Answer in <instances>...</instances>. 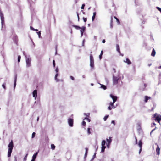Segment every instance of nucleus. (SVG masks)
I'll list each match as a JSON object with an SVG mask.
<instances>
[{
	"label": "nucleus",
	"mask_w": 161,
	"mask_h": 161,
	"mask_svg": "<svg viewBox=\"0 0 161 161\" xmlns=\"http://www.w3.org/2000/svg\"><path fill=\"white\" fill-rule=\"evenodd\" d=\"M8 157H9L11 156V153L12 152V150L14 147V144L13 141L12 140L8 146Z\"/></svg>",
	"instance_id": "obj_1"
},
{
	"label": "nucleus",
	"mask_w": 161,
	"mask_h": 161,
	"mask_svg": "<svg viewBox=\"0 0 161 161\" xmlns=\"http://www.w3.org/2000/svg\"><path fill=\"white\" fill-rule=\"evenodd\" d=\"M92 53V52H90L91 53ZM90 66L92 69H93L94 68V60L93 56L91 54L90 55Z\"/></svg>",
	"instance_id": "obj_2"
},
{
	"label": "nucleus",
	"mask_w": 161,
	"mask_h": 161,
	"mask_svg": "<svg viewBox=\"0 0 161 161\" xmlns=\"http://www.w3.org/2000/svg\"><path fill=\"white\" fill-rule=\"evenodd\" d=\"M153 118H154L155 121H157L158 122L160 123V121L161 120V115H158L157 113L153 115Z\"/></svg>",
	"instance_id": "obj_3"
},
{
	"label": "nucleus",
	"mask_w": 161,
	"mask_h": 161,
	"mask_svg": "<svg viewBox=\"0 0 161 161\" xmlns=\"http://www.w3.org/2000/svg\"><path fill=\"white\" fill-rule=\"evenodd\" d=\"M119 80V78L118 77L113 75V84L114 85L117 84L118 83Z\"/></svg>",
	"instance_id": "obj_4"
},
{
	"label": "nucleus",
	"mask_w": 161,
	"mask_h": 161,
	"mask_svg": "<svg viewBox=\"0 0 161 161\" xmlns=\"http://www.w3.org/2000/svg\"><path fill=\"white\" fill-rule=\"evenodd\" d=\"M31 58H26V66L27 67H29L31 66Z\"/></svg>",
	"instance_id": "obj_5"
},
{
	"label": "nucleus",
	"mask_w": 161,
	"mask_h": 161,
	"mask_svg": "<svg viewBox=\"0 0 161 161\" xmlns=\"http://www.w3.org/2000/svg\"><path fill=\"white\" fill-rule=\"evenodd\" d=\"M1 14L0 18L1 21V24L2 26H3L4 24V17L3 14L2 13Z\"/></svg>",
	"instance_id": "obj_6"
},
{
	"label": "nucleus",
	"mask_w": 161,
	"mask_h": 161,
	"mask_svg": "<svg viewBox=\"0 0 161 161\" xmlns=\"http://www.w3.org/2000/svg\"><path fill=\"white\" fill-rule=\"evenodd\" d=\"M110 97L113 100V103H114L117 100V96L113 95L112 94L110 95Z\"/></svg>",
	"instance_id": "obj_7"
},
{
	"label": "nucleus",
	"mask_w": 161,
	"mask_h": 161,
	"mask_svg": "<svg viewBox=\"0 0 161 161\" xmlns=\"http://www.w3.org/2000/svg\"><path fill=\"white\" fill-rule=\"evenodd\" d=\"M114 103H113V102H110V103L109 106L108 107V109L109 110H111L112 108H115V107H114Z\"/></svg>",
	"instance_id": "obj_8"
},
{
	"label": "nucleus",
	"mask_w": 161,
	"mask_h": 161,
	"mask_svg": "<svg viewBox=\"0 0 161 161\" xmlns=\"http://www.w3.org/2000/svg\"><path fill=\"white\" fill-rule=\"evenodd\" d=\"M68 123L70 126H72L73 125V119H69L68 120Z\"/></svg>",
	"instance_id": "obj_9"
},
{
	"label": "nucleus",
	"mask_w": 161,
	"mask_h": 161,
	"mask_svg": "<svg viewBox=\"0 0 161 161\" xmlns=\"http://www.w3.org/2000/svg\"><path fill=\"white\" fill-rule=\"evenodd\" d=\"M32 93L33 97H35L36 99L37 97V90H34Z\"/></svg>",
	"instance_id": "obj_10"
},
{
	"label": "nucleus",
	"mask_w": 161,
	"mask_h": 161,
	"mask_svg": "<svg viewBox=\"0 0 161 161\" xmlns=\"http://www.w3.org/2000/svg\"><path fill=\"white\" fill-rule=\"evenodd\" d=\"M80 32L81 33V35L82 36L83 35V32L85 31L86 27L84 26H83L80 28Z\"/></svg>",
	"instance_id": "obj_11"
},
{
	"label": "nucleus",
	"mask_w": 161,
	"mask_h": 161,
	"mask_svg": "<svg viewBox=\"0 0 161 161\" xmlns=\"http://www.w3.org/2000/svg\"><path fill=\"white\" fill-rule=\"evenodd\" d=\"M160 149L158 145H157V147L156 148V152L157 155H159L160 154Z\"/></svg>",
	"instance_id": "obj_12"
},
{
	"label": "nucleus",
	"mask_w": 161,
	"mask_h": 161,
	"mask_svg": "<svg viewBox=\"0 0 161 161\" xmlns=\"http://www.w3.org/2000/svg\"><path fill=\"white\" fill-rule=\"evenodd\" d=\"M116 50L117 51L120 53V55L122 56H123V54H121L120 51L119 46L118 44L116 45Z\"/></svg>",
	"instance_id": "obj_13"
},
{
	"label": "nucleus",
	"mask_w": 161,
	"mask_h": 161,
	"mask_svg": "<svg viewBox=\"0 0 161 161\" xmlns=\"http://www.w3.org/2000/svg\"><path fill=\"white\" fill-rule=\"evenodd\" d=\"M106 140L108 144H110L112 141L111 139V137H110L109 139H107Z\"/></svg>",
	"instance_id": "obj_14"
},
{
	"label": "nucleus",
	"mask_w": 161,
	"mask_h": 161,
	"mask_svg": "<svg viewBox=\"0 0 161 161\" xmlns=\"http://www.w3.org/2000/svg\"><path fill=\"white\" fill-rule=\"evenodd\" d=\"M38 152H36V153H35V154H34L33 155V156H32V159L34 160H35L36 158V157L37 156V155L38 153Z\"/></svg>",
	"instance_id": "obj_15"
},
{
	"label": "nucleus",
	"mask_w": 161,
	"mask_h": 161,
	"mask_svg": "<svg viewBox=\"0 0 161 161\" xmlns=\"http://www.w3.org/2000/svg\"><path fill=\"white\" fill-rule=\"evenodd\" d=\"M124 61L128 64H130L131 63L130 61L128 58H126L125 59V61Z\"/></svg>",
	"instance_id": "obj_16"
},
{
	"label": "nucleus",
	"mask_w": 161,
	"mask_h": 161,
	"mask_svg": "<svg viewBox=\"0 0 161 161\" xmlns=\"http://www.w3.org/2000/svg\"><path fill=\"white\" fill-rule=\"evenodd\" d=\"M156 54V52L154 49H153L152 52L151 53V55L152 56L154 57Z\"/></svg>",
	"instance_id": "obj_17"
},
{
	"label": "nucleus",
	"mask_w": 161,
	"mask_h": 161,
	"mask_svg": "<svg viewBox=\"0 0 161 161\" xmlns=\"http://www.w3.org/2000/svg\"><path fill=\"white\" fill-rule=\"evenodd\" d=\"M150 99H151L150 97H148L147 96H145V102H146V103L147 102L148 100Z\"/></svg>",
	"instance_id": "obj_18"
},
{
	"label": "nucleus",
	"mask_w": 161,
	"mask_h": 161,
	"mask_svg": "<svg viewBox=\"0 0 161 161\" xmlns=\"http://www.w3.org/2000/svg\"><path fill=\"white\" fill-rule=\"evenodd\" d=\"M96 15V12H94L93 13V15L92 16V20L93 21L95 18V16Z\"/></svg>",
	"instance_id": "obj_19"
},
{
	"label": "nucleus",
	"mask_w": 161,
	"mask_h": 161,
	"mask_svg": "<svg viewBox=\"0 0 161 161\" xmlns=\"http://www.w3.org/2000/svg\"><path fill=\"white\" fill-rule=\"evenodd\" d=\"M138 145L140 148H142V142L141 140H140L139 142Z\"/></svg>",
	"instance_id": "obj_20"
},
{
	"label": "nucleus",
	"mask_w": 161,
	"mask_h": 161,
	"mask_svg": "<svg viewBox=\"0 0 161 161\" xmlns=\"http://www.w3.org/2000/svg\"><path fill=\"white\" fill-rule=\"evenodd\" d=\"M72 26L74 27H75V28L77 30H79V29H80V28H81L80 27H79L78 26H77V25H73Z\"/></svg>",
	"instance_id": "obj_21"
},
{
	"label": "nucleus",
	"mask_w": 161,
	"mask_h": 161,
	"mask_svg": "<svg viewBox=\"0 0 161 161\" xmlns=\"http://www.w3.org/2000/svg\"><path fill=\"white\" fill-rule=\"evenodd\" d=\"M114 18L115 19L118 24H120L119 20L118 19L116 16H114Z\"/></svg>",
	"instance_id": "obj_22"
},
{
	"label": "nucleus",
	"mask_w": 161,
	"mask_h": 161,
	"mask_svg": "<svg viewBox=\"0 0 161 161\" xmlns=\"http://www.w3.org/2000/svg\"><path fill=\"white\" fill-rule=\"evenodd\" d=\"M106 143V141L105 140H103L102 142L101 145L102 146H105V145Z\"/></svg>",
	"instance_id": "obj_23"
},
{
	"label": "nucleus",
	"mask_w": 161,
	"mask_h": 161,
	"mask_svg": "<svg viewBox=\"0 0 161 161\" xmlns=\"http://www.w3.org/2000/svg\"><path fill=\"white\" fill-rule=\"evenodd\" d=\"M106 146H102L101 147V152H103L104 151L105 149Z\"/></svg>",
	"instance_id": "obj_24"
},
{
	"label": "nucleus",
	"mask_w": 161,
	"mask_h": 161,
	"mask_svg": "<svg viewBox=\"0 0 161 161\" xmlns=\"http://www.w3.org/2000/svg\"><path fill=\"white\" fill-rule=\"evenodd\" d=\"M103 54V51H101L100 55H99V58L100 60H101L102 58V56Z\"/></svg>",
	"instance_id": "obj_25"
},
{
	"label": "nucleus",
	"mask_w": 161,
	"mask_h": 161,
	"mask_svg": "<svg viewBox=\"0 0 161 161\" xmlns=\"http://www.w3.org/2000/svg\"><path fill=\"white\" fill-rule=\"evenodd\" d=\"M51 148L53 150H54L55 148V146L53 144H52L51 145Z\"/></svg>",
	"instance_id": "obj_26"
},
{
	"label": "nucleus",
	"mask_w": 161,
	"mask_h": 161,
	"mask_svg": "<svg viewBox=\"0 0 161 161\" xmlns=\"http://www.w3.org/2000/svg\"><path fill=\"white\" fill-rule=\"evenodd\" d=\"M85 150H86V152H85V157H86L87 155V153H88V148H85Z\"/></svg>",
	"instance_id": "obj_27"
},
{
	"label": "nucleus",
	"mask_w": 161,
	"mask_h": 161,
	"mask_svg": "<svg viewBox=\"0 0 161 161\" xmlns=\"http://www.w3.org/2000/svg\"><path fill=\"white\" fill-rule=\"evenodd\" d=\"M6 83H4L2 85V87L4 89V90L6 89Z\"/></svg>",
	"instance_id": "obj_28"
},
{
	"label": "nucleus",
	"mask_w": 161,
	"mask_h": 161,
	"mask_svg": "<svg viewBox=\"0 0 161 161\" xmlns=\"http://www.w3.org/2000/svg\"><path fill=\"white\" fill-rule=\"evenodd\" d=\"M101 87L104 90H106L107 88L106 86L103 85H102L101 86Z\"/></svg>",
	"instance_id": "obj_29"
},
{
	"label": "nucleus",
	"mask_w": 161,
	"mask_h": 161,
	"mask_svg": "<svg viewBox=\"0 0 161 161\" xmlns=\"http://www.w3.org/2000/svg\"><path fill=\"white\" fill-rule=\"evenodd\" d=\"M87 131L88 135H90L91 134V132L90 131V128H88Z\"/></svg>",
	"instance_id": "obj_30"
},
{
	"label": "nucleus",
	"mask_w": 161,
	"mask_h": 161,
	"mask_svg": "<svg viewBox=\"0 0 161 161\" xmlns=\"http://www.w3.org/2000/svg\"><path fill=\"white\" fill-rule=\"evenodd\" d=\"M16 79H17V77L16 76H15V80H14V88L15 87V86L16 85Z\"/></svg>",
	"instance_id": "obj_31"
},
{
	"label": "nucleus",
	"mask_w": 161,
	"mask_h": 161,
	"mask_svg": "<svg viewBox=\"0 0 161 161\" xmlns=\"http://www.w3.org/2000/svg\"><path fill=\"white\" fill-rule=\"evenodd\" d=\"M108 117H109V115H107L105 116L103 118L104 120V121H106L107 120V119Z\"/></svg>",
	"instance_id": "obj_32"
},
{
	"label": "nucleus",
	"mask_w": 161,
	"mask_h": 161,
	"mask_svg": "<svg viewBox=\"0 0 161 161\" xmlns=\"http://www.w3.org/2000/svg\"><path fill=\"white\" fill-rule=\"evenodd\" d=\"M28 155V154H27L26 156L24 158L23 161H26Z\"/></svg>",
	"instance_id": "obj_33"
},
{
	"label": "nucleus",
	"mask_w": 161,
	"mask_h": 161,
	"mask_svg": "<svg viewBox=\"0 0 161 161\" xmlns=\"http://www.w3.org/2000/svg\"><path fill=\"white\" fill-rule=\"evenodd\" d=\"M21 59V56L20 55L18 56V62H20Z\"/></svg>",
	"instance_id": "obj_34"
},
{
	"label": "nucleus",
	"mask_w": 161,
	"mask_h": 161,
	"mask_svg": "<svg viewBox=\"0 0 161 161\" xmlns=\"http://www.w3.org/2000/svg\"><path fill=\"white\" fill-rule=\"evenodd\" d=\"M58 73H57L55 75V79L57 81H58V80H57V76H58Z\"/></svg>",
	"instance_id": "obj_35"
},
{
	"label": "nucleus",
	"mask_w": 161,
	"mask_h": 161,
	"mask_svg": "<svg viewBox=\"0 0 161 161\" xmlns=\"http://www.w3.org/2000/svg\"><path fill=\"white\" fill-rule=\"evenodd\" d=\"M156 8L158 10H159L161 13V8H160V7H156Z\"/></svg>",
	"instance_id": "obj_36"
},
{
	"label": "nucleus",
	"mask_w": 161,
	"mask_h": 161,
	"mask_svg": "<svg viewBox=\"0 0 161 161\" xmlns=\"http://www.w3.org/2000/svg\"><path fill=\"white\" fill-rule=\"evenodd\" d=\"M82 125L84 126H85L86 125V123L84 121H83L82 122Z\"/></svg>",
	"instance_id": "obj_37"
},
{
	"label": "nucleus",
	"mask_w": 161,
	"mask_h": 161,
	"mask_svg": "<svg viewBox=\"0 0 161 161\" xmlns=\"http://www.w3.org/2000/svg\"><path fill=\"white\" fill-rule=\"evenodd\" d=\"M35 133L34 132H33L32 134V138L34 137L35 136Z\"/></svg>",
	"instance_id": "obj_38"
},
{
	"label": "nucleus",
	"mask_w": 161,
	"mask_h": 161,
	"mask_svg": "<svg viewBox=\"0 0 161 161\" xmlns=\"http://www.w3.org/2000/svg\"><path fill=\"white\" fill-rule=\"evenodd\" d=\"M37 33L38 34V35L39 37H40L41 36V31H39V32H37Z\"/></svg>",
	"instance_id": "obj_39"
},
{
	"label": "nucleus",
	"mask_w": 161,
	"mask_h": 161,
	"mask_svg": "<svg viewBox=\"0 0 161 161\" xmlns=\"http://www.w3.org/2000/svg\"><path fill=\"white\" fill-rule=\"evenodd\" d=\"M84 119L87 120L89 122H90V119L89 118H87V117H86Z\"/></svg>",
	"instance_id": "obj_40"
},
{
	"label": "nucleus",
	"mask_w": 161,
	"mask_h": 161,
	"mask_svg": "<svg viewBox=\"0 0 161 161\" xmlns=\"http://www.w3.org/2000/svg\"><path fill=\"white\" fill-rule=\"evenodd\" d=\"M83 20H84V22H86V21H87V18H85L84 17H83Z\"/></svg>",
	"instance_id": "obj_41"
},
{
	"label": "nucleus",
	"mask_w": 161,
	"mask_h": 161,
	"mask_svg": "<svg viewBox=\"0 0 161 161\" xmlns=\"http://www.w3.org/2000/svg\"><path fill=\"white\" fill-rule=\"evenodd\" d=\"M70 79L72 80H75V79L74 78V77L72 76H70Z\"/></svg>",
	"instance_id": "obj_42"
},
{
	"label": "nucleus",
	"mask_w": 161,
	"mask_h": 161,
	"mask_svg": "<svg viewBox=\"0 0 161 161\" xmlns=\"http://www.w3.org/2000/svg\"><path fill=\"white\" fill-rule=\"evenodd\" d=\"M53 66L54 67H55V60H53Z\"/></svg>",
	"instance_id": "obj_43"
},
{
	"label": "nucleus",
	"mask_w": 161,
	"mask_h": 161,
	"mask_svg": "<svg viewBox=\"0 0 161 161\" xmlns=\"http://www.w3.org/2000/svg\"><path fill=\"white\" fill-rule=\"evenodd\" d=\"M85 6V5L84 4H83L81 6V8L82 9H83L84 8V7Z\"/></svg>",
	"instance_id": "obj_44"
},
{
	"label": "nucleus",
	"mask_w": 161,
	"mask_h": 161,
	"mask_svg": "<svg viewBox=\"0 0 161 161\" xmlns=\"http://www.w3.org/2000/svg\"><path fill=\"white\" fill-rule=\"evenodd\" d=\"M15 38L16 39L15 41L16 43H17L18 41V37L17 36H15Z\"/></svg>",
	"instance_id": "obj_45"
},
{
	"label": "nucleus",
	"mask_w": 161,
	"mask_h": 161,
	"mask_svg": "<svg viewBox=\"0 0 161 161\" xmlns=\"http://www.w3.org/2000/svg\"><path fill=\"white\" fill-rule=\"evenodd\" d=\"M113 22V17L112 16L111 18V25Z\"/></svg>",
	"instance_id": "obj_46"
},
{
	"label": "nucleus",
	"mask_w": 161,
	"mask_h": 161,
	"mask_svg": "<svg viewBox=\"0 0 161 161\" xmlns=\"http://www.w3.org/2000/svg\"><path fill=\"white\" fill-rule=\"evenodd\" d=\"M55 71L56 73H58V67H57L55 69Z\"/></svg>",
	"instance_id": "obj_47"
},
{
	"label": "nucleus",
	"mask_w": 161,
	"mask_h": 161,
	"mask_svg": "<svg viewBox=\"0 0 161 161\" xmlns=\"http://www.w3.org/2000/svg\"><path fill=\"white\" fill-rule=\"evenodd\" d=\"M135 140H136V144H137V138L136 137H135Z\"/></svg>",
	"instance_id": "obj_48"
},
{
	"label": "nucleus",
	"mask_w": 161,
	"mask_h": 161,
	"mask_svg": "<svg viewBox=\"0 0 161 161\" xmlns=\"http://www.w3.org/2000/svg\"><path fill=\"white\" fill-rule=\"evenodd\" d=\"M77 16L78 17V21H79V14L78 13H77Z\"/></svg>",
	"instance_id": "obj_49"
},
{
	"label": "nucleus",
	"mask_w": 161,
	"mask_h": 161,
	"mask_svg": "<svg viewBox=\"0 0 161 161\" xmlns=\"http://www.w3.org/2000/svg\"><path fill=\"white\" fill-rule=\"evenodd\" d=\"M113 71L114 72V73H115L116 71V70L115 69V68H113Z\"/></svg>",
	"instance_id": "obj_50"
},
{
	"label": "nucleus",
	"mask_w": 161,
	"mask_h": 161,
	"mask_svg": "<svg viewBox=\"0 0 161 161\" xmlns=\"http://www.w3.org/2000/svg\"><path fill=\"white\" fill-rule=\"evenodd\" d=\"M111 123L114 124V125H115V122L114 120H112L111 122Z\"/></svg>",
	"instance_id": "obj_51"
},
{
	"label": "nucleus",
	"mask_w": 161,
	"mask_h": 161,
	"mask_svg": "<svg viewBox=\"0 0 161 161\" xmlns=\"http://www.w3.org/2000/svg\"><path fill=\"white\" fill-rule=\"evenodd\" d=\"M155 128L153 129V130L151 131V132H150V134H151L152 133L153 131L155 130Z\"/></svg>",
	"instance_id": "obj_52"
},
{
	"label": "nucleus",
	"mask_w": 161,
	"mask_h": 161,
	"mask_svg": "<svg viewBox=\"0 0 161 161\" xmlns=\"http://www.w3.org/2000/svg\"><path fill=\"white\" fill-rule=\"evenodd\" d=\"M102 42L103 43H105V39H103L102 40Z\"/></svg>",
	"instance_id": "obj_53"
},
{
	"label": "nucleus",
	"mask_w": 161,
	"mask_h": 161,
	"mask_svg": "<svg viewBox=\"0 0 161 161\" xmlns=\"http://www.w3.org/2000/svg\"><path fill=\"white\" fill-rule=\"evenodd\" d=\"M30 28H31V29L33 31L35 30V29L34 28H33L31 26L30 27Z\"/></svg>",
	"instance_id": "obj_54"
},
{
	"label": "nucleus",
	"mask_w": 161,
	"mask_h": 161,
	"mask_svg": "<svg viewBox=\"0 0 161 161\" xmlns=\"http://www.w3.org/2000/svg\"><path fill=\"white\" fill-rule=\"evenodd\" d=\"M110 145V144H107V147L108 148H109Z\"/></svg>",
	"instance_id": "obj_55"
},
{
	"label": "nucleus",
	"mask_w": 161,
	"mask_h": 161,
	"mask_svg": "<svg viewBox=\"0 0 161 161\" xmlns=\"http://www.w3.org/2000/svg\"><path fill=\"white\" fill-rule=\"evenodd\" d=\"M142 151V148H140V150H139V153H140V152L141 151Z\"/></svg>",
	"instance_id": "obj_56"
},
{
	"label": "nucleus",
	"mask_w": 161,
	"mask_h": 161,
	"mask_svg": "<svg viewBox=\"0 0 161 161\" xmlns=\"http://www.w3.org/2000/svg\"><path fill=\"white\" fill-rule=\"evenodd\" d=\"M39 119V117H38L37 118V121H38Z\"/></svg>",
	"instance_id": "obj_57"
},
{
	"label": "nucleus",
	"mask_w": 161,
	"mask_h": 161,
	"mask_svg": "<svg viewBox=\"0 0 161 161\" xmlns=\"http://www.w3.org/2000/svg\"><path fill=\"white\" fill-rule=\"evenodd\" d=\"M34 31H38V30L37 29H35V30Z\"/></svg>",
	"instance_id": "obj_58"
},
{
	"label": "nucleus",
	"mask_w": 161,
	"mask_h": 161,
	"mask_svg": "<svg viewBox=\"0 0 161 161\" xmlns=\"http://www.w3.org/2000/svg\"><path fill=\"white\" fill-rule=\"evenodd\" d=\"M159 69H161V66H160L159 68H158Z\"/></svg>",
	"instance_id": "obj_59"
},
{
	"label": "nucleus",
	"mask_w": 161,
	"mask_h": 161,
	"mask_svg": "<svg viewBox=\"0 0 161 161\" xmlns=\"http://www.w3.org/2000/svg\"><path fill=\"white\" fill-rule=\"evenodd\" d=\"M153 125H156V124H155V123H153Z\"/></svg>",
	"instance_id": "obj_60"
},
{
	"label": "nucleus",
	"mask_w": 161,
	"mask_h": 161,
	"mask_svg": "<svg viewBox=\"0 0 161 161\" xmlns=\"http://www.w3.org/2000/svg\"><path fill=\"white\" fill-rule=\"evenodd\" d=\"M31 161H35V160L32 159Z\"/></svg>",
	"instance_id": "obj_61"
},
{
	"label": "nucleus",
	"mask_w": 161,
	"mask_h": 161,
	"mask_svg": "<svg viewBox=\"0 0 161 161\" xmlns=\"http://www.w3.org/2000/svg\"><path fill=\"white\" fill-rule=\"evenodd\" d=\"M88 25L89 26H90V24H89Z\"/></svg>",
	"instance_id": "obj_62"
},
{
	"label": "nucleus",
	"mask_w": 161,
	"mask_h": 161,
	"mask_svg": "<svg viewBox=\"0 0 161 161\" xmlns=\"http://www.w3.org/2000/svg\"><path fill=\"white\" fill-rule=\"evenodd\" d=\"M84 115H86V114L85 113V114H84Z\"/></svg>",
	"instance_id": "obj_63"
}]
</instances>
